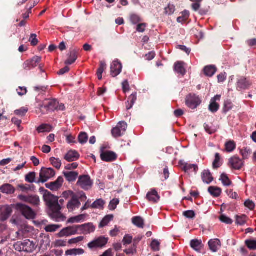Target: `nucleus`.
I'll return each mask as SVG.
<instances>
[{"mask_svg":"<svg viewBox=\"0 0 256 256\" xmlns=\"http://www.w3.org/2000/svg\"><path fill=\"white\" fill-rule=\"evenodd\" d=\"M78 142L80 144H84L87 142L88 140V136L86 132H82L78 136Z\"/></svg>","mask_w":256,"mask_h":256,"instance_id":"nucleus-49","label":"nucleus"},{"mask_svg":"<svg viewBox=\"0 0 256 256\" xmlns=\"http://www.w3.org/2000/svg\"><path fill=\"white\" fill-rule=\"evenodd\" d=\"M202 178L203 182L207 184H210L213 180V178L208 170H204L202 174Z\"/></svg>","mask_w":256,"mask_h":256,"instance_id":"nucleus-31","label":"nucleus"},{"mask_svg":"<svg viewBox=\"0 0 256 256\" xmlns=\"http://www.w3.org/2000/svg\"><path fill=\"white\" fill-rule=\"evenodd\" d=\"M60 228V225L58 224H49L48 225L45 227V230L46 232H56L58 229Z\"/></svg>","mask_w":256,"mask_h":256,"instance_id":"nucleus-53","label":"nucleus"},{"mask_svg":"<svg viewBox=\"0 0 256 256\" xmlns=\"http://www.w3.org/2000/svg\"><path fill=\"white\" fill-rule=\"evenodd\" d=\"M190 246L196 251L199 252L202 248V241L197 239L192 240L190 241Z\"/></svg>","mask_w":256,"mask_h":256,"instance_id":"nucleus-35","label":"nucleus"},{"mask_svg":"<svg viewBox=\"0 0 256 256\" xmlns=\"http://www.w3.org/2000/svg\"><path fill=\"white\" fill-rule=\"evenodd\" d=\"M114 218L113 214H108L104 217L102 222H100L99 227L103 228L107 226L110 222Z\"/></svg>","mask_w":256,"mask_h":256,"instance_id":"nucleus-40","label":"nucleus"},{"mask_svg":"<svg viewBox=\"0 0 256 256\" xmlns=\"http://www.w3.org/2000/svg\"><path fill=\"white\" fill-rule=\"evenodd\" d=\"M51 164L57 169H60L62 166V162L59 158L54 157L50 158V159Z\"/></svg>","mask_w":256,"mask_h":256,"instance_id":"nucleus-47","label":"nucleus"},{"mask_svg":"<svg viewBox=\"0 0 256 256\" xmlns=\"http://www.w3.org/2000/svg\"><path fill=\"white\" fill-rule=\"evenodd\" d=\"M220 156L218 153L215 154V158L212 163V167L214 168H218L221 166Z\"/></svg>","mask_w":256,"mask_h":256,"instance_id":"nucleus-48","label":"nucleus"},{"mask_svg":"<svg viewBox=\"0 0 256 256\" xmlns=\"http://www.w3.org/2000/svg\"><path fill=\"white\" fill-rule=\"evenodd\" d=\"M100 158L102 160L109 162L116 159L117 156L116 153L112 151H103L101 150Z\"/></svg>","mask_w":256,"mask_h":256,"instance_id":"nucleus-17","label":"nucleus"},{"mask_svg":"<svg viewBox=\"0 0 256 256\" xmlns=\"http://www.w3.org/2000/svg\"><path fill=\"white\" fill-rule=\"evenodd\" d=\"M122 68V64L118 60H114L110 66V74L113 77H116L119 75Z\"/></svg>","mask_w":256,"mask_h":256,"instance_id":"nucleus-15","label":"nucleus"},{"mask_svg":"<svg viewBox=\"0 0 256 256\" xmlns=\"http://www.w3.org/2000/svg\"><path fill=\"white\" fill-rule=\"evenodd\" d=\"M130 21L134 24H136L140 21V18L138 15L133 14L130 16Z\"/></svg>","mask_w":256,"mask_h":256,"instance_id":"nucleus-63","label":"nucleus"},{"mask_svg":"<svg viewBox=\"0 0 256 256\" xmlns=\"http://www.w3.org/2000/svg\"><path fill=\"white\" fill-rule=\"evenodd\" d=\"M29 42L32 46H36L38 42V40L36 38V34H31L29 39Z\"/></svg>","mask_w":256,"mask_h":256,"instance_id":"nucleus-60","label":"nucleus"},{"mask_svg":"<svg viewBox=\"0 0 256 256\" xmlns=\"http://www.w3.org/2000/svg\"><path fill=\"white\" fill-rule=\"evenodd\" d=\"M105 203V201L102 199H98L90 205V208L102 210L104 208Z\"/></svg>","mask_w":256,"mask_h":256,"instance_id":"nucleus-37","label":"nucleus"},{"mask_svg":"<svg viewBox=\"0 0 256 256\" xmlns=\"http://www.w3.org/2000/svg\"><path fill=\"white\" fill-rule=\"evenodd\" d=\"M136 248H137V244L135 242H134L132 246L130 248H128V249H126L124 250V252L126 254L133 255L136 252Z\"/></svg>","mask_w":256,"mask_h":256,"instance_id":"nucleus-51","label":"nucleus"},{"mask_svg":"<svg viewBox=\"0 0 256 256\" xmlns=\"http://www.w3.org/2000/svg\"><path fill=\"white\" fill-rule=\"evenodd\" d=\"M147 200L151 202L156 203L160 199V196L155 189H152L146 194Z\"/></svg>","mask_w":256,"mask_h":256,"instance_id":"nucleus-22","label":"nucleus"},{"mask_svg":"<svg viewBox=\"0 0 256 256\" xmlns=\"http://www.w3.org/2000/svg\"><path fill=\"white\" fill-rule=\"evenodd\" d=\"M132 237L131 236H130V234H126L124 236V238L122 240V242L124 243V245L130 244L132 243Z\"/></svg>","mask_w":256,"mask_h":256,"instance_id":"nucleus-64","label":"nucleus"},{"mask_svg":"<svg viewBox=\"0 0 256 256\" xmlns=\"http://www.w3.org/2000/svg\"><path fill=\"white\" fill-rule=\"evenodd\" d=\"M106 68V64L104 62L101 61L100 62V67L97 70V76L99 80L102 79V74L104 70Z\"/></svg>","mask_w":256,"mask_h":256,"instance_id":"nucleus-43","label":"nucleus"},{"mask_svg":"<svg viewBox=\"0 0 256 256\" xmlns=\"http://www.w3.org/2000/svg\"><path fill=\"white\" fill-rule=\"evenodd\" d=\"M84 250L82 248H73L66 251V254L67 256L82 255L84 254Z\"/></svg>","mask_w":256,"mask_h":256,"instance_id":"nucleus-38","label":"nucleus"},{"mask_svg":"<svg viewBox=\"0 0 256 256\" xmlns=\"http://www.w3.org/2000/svg\"><path fill=\"white\" fill-rule=\"evenodd\" d=\"M18 198L22 201L30 203L34 206H38L40 203L39 197L36 195H19Z\"/></svg>","mask_w":256,"mask_h":256,"instance_id":"nucleus-10","label":"nucleus"},{"mask_svg":"<svg viewBox=\"0 0 256 256\" xmlns=\"http://www.w3.org/2000/svg\"><path fill=\"white\" fill-rule=\"evenodd\" d=\"M228 164L232 168L239 170L244 166V163L242 159L238 156H234L229 159Z\"/></svg>","mask_w":256,"mask_h":256,"instance_id":"nucleus-12","label":"nucleus"},{"mask_svg":"<svg viewBox=\"0 0 256 256\" xmlns=\"http://www.w3.org/2000/svg\"><path fill=\"white\" fill-rule=\"evenodd\" d=\"M120 200L118 198H114L110 202L108 205V208L111 210H114L116 208Z\"/></svg>","mask_w":256,"mask_h":256,"instance_id":"nucleus-54","label":"nucleus"},{"mask_svg":"<svg viewBox=\"0 0 256 256\" xmlns=\"http://www.w3.org/2000/svg\"><path fill=\"white\" fill-rule=\"evenodd\" d=\"M132 224L136 226L138 228H143L144 226V219L140 216H134L132 218Z\"/></svg>","mask_w":256,"mask_h":256,"instance_id":"nucleus-36","label":"nucleus"},{"mask_svg":"<svg viewBox=\"0 0 256 256\" xmlns=\"http://www.w3.org/2000/svg\"><path fill=\"white\" fill-rule=\"evenodd\" d=\"M252 153V150L250 148H245L240 150V154L243 160L248 159Z\"/></svg>","mask_w":256,"mask_h":256,"instance_id":"nucleus-39","label":"nucleus"},{"mask_svg":"<svg viewBox=\"0 0 256 256\" xmlns=\"http://www.w3.org/2000/svg\"><path fill=\"white\" fill-rule=\"evenodd\" d=\"M76 185L85 190H88L92 188L93 181L88 175H82L78 177Z\"/></svg>","mask_w":256,"mask_h":256,"instance_id":"nucleus-5","label":"nucleus"},{"mask_svg":"<svg viewBox=\"0 0 256 256\" xmlns=\"http://www.w3.org/2000/svg\"><path fill=\"white\" fill-rule=\"evenodd\" d=\"M80 202L78 200V197L76 194L73 196L67 204V208L70 212H72L76 208L80 207Z\"/></svg>","mask_w":256,"mask_h":256,"instance_id":"nucleus-16","label":"nucleus"},{"mask_svg":"<svg viewBox=\"0 0 256 256\" xmlns=\"http://www.w3.org/2000/svg\"><path fill=\"white\" fill-rule=\"evenodd\" d=\"M204 128L208 134H212L216 132V129L212 126H210L206 124H204Z\"/></svg>","mask_w":256,"mask_h":256,"instance_id":"nucleus-59","label":"nucleus"},{"mask_svg":"<svg viewBox=\"0 0 256 256\" xmlns=\"http://www.w3.org/2000/svg\"><path fill=\"white\" fill-rule=\"evenodd\" d=\"M43 197L50 208L48 214L51 218L56 222L64 221L66 217L60 212L62 207L58 202V198L47 190H46Z\"/></svg>","mask_w":256,"mask_h":256,"instance_id":"nucleus-1","label":"nucleus"},{"mask_svg":"<svg viewBox=\"0 0 256 256\" xmlns=\"http://www.w3.org/2000/svg\"><path fill=\"white\" fill-rule=\"evenodd\" d=\"M208 244L210 250L214 252H216L221 247V242L218 238L210 240Z\"/></svg>","mask_w":256,"mask_h":256,"instance_id":"nucleus-25","label":"nucleus"},{"mask_svg":"<svg viewBox=\"0 0 256 256\" xmlns=\"http://www.w3.org/2000/svg\"><path fill=\"white\" fill-rule=\"evenodd\" d=\"M245 244L247 247L250 250H256V240H246L245 241Z\"/></svg>","mask_w":256,"mask_h":256,"instance_id":"nucleus-50","label":"nucleus"},{"mask_svg":"<svg viewBox=\"0 0 256 256\" xmlns=\"http://www.w3.org/2000/svg\"><path fill=\"white\" fill-rule=\"evenodd\" d=\"M204 72L206 76L212 77L216 72V68L214 66H208L204 67Z\"/></svg>","mask_w":256,"mask_h":256,"instance_id":"nucleus-33","label":"nucleus"},{"mask_svg":"<svg viewBox=\"0 0 256 256\" xmlns=\"http://www.w3.org/2000/svg\"><path fill=\"white\" fill-rule=\"evenodd\" d=\"M36 130L39 133L50 132L51 130V126L48 124H42Z\"/></svg>","mask_w":256,"mask_h":256,"instance_id":"nucleus-46","label":"nucleus"},{"mask_svg":"<svg viewBox=\"0 0 256 256\" xmlns=\"http://www.w3.org/2000/svg\"><path fill=\"white\" fill-rule=\"evenodd\" d=\"M78 229L84 234H89L95 230V227L92 223H88L78 226Z\"/></svg>","mask_w":256,"mask_h":256,"instance_id":"nucleus-21","label":"nucleus"},{"mask_svg":"<svg viewBox=\"0 0 256 256\" xmlns=\"http://www.w3.org/2000/svg\"><path fill=\"white\" fill-rule=\"evenodd\" d=\"M86 214H82L77 216L72 217L68 220L67 222L74 224L84 222L86 218Z\"/></svg>","mask_w":256,"mask_h":256,"instance_id":"nucleus-32","label":"nucleus"},{"mask_svg":"<svg viewBox=\"0 0 256 256\" xmlns=\"http://www.w3.org/2000/svg\"><path fill=\"white\" fill-rule=\"evenodd\" d=\"M224 186H228L231 185L232 182L228 178V176L225 174H222L220 178Z\"/></svg>","mask_w":256,"mask_h":256,"instance_id":"nucleus-45","label":"nucleus"},{"mask_svg":"<svg viewBox=\"0 0 256 256\" xmlns=\"http://www.w3.org/2000/svg\"><path fill=\"white\" fill-rule=\"evenodd\" d=\"M0 190L6 194H12L15 192L14 188L10 184H5L0 186Z\"/></svg>","mask_w":256,"mask_h":256,"instance_id":"nucleus-34","label":"nucleus"},{"mask_svg":"<svg viewBox=\"0 0 256 256\" xmlns=\"http://www.w3.org/2000/svg\"><path fill=\"white\" fill-rule=\"evenodd\" d=\"M250 85L249 82L244 77H240L237 79L236 87V90L238 91L248 89Z\"/></svg>","mask_w":256,"mask_h":256,"instance_id":"nucleus-19","label":"nucleus"},{"mask_svg":"<svg viewBox=\"0 0 256 256\" xmlns=\"http://www.w3.org/2000/svg\"><path fill=\"white\" fill-rule=\"evenodd\" d=\"M128 125L124 121L120 122L116 127L112 130V134L114 138H118L122 136L125 133L127 129Z\"/></svg>","mask_w":256,"mask_h":256,"instance_id":"nucleus-8","label":"nucleus"},{"mask_svg":"<svg viewBox=\"0 0 256 256\" xmlns=\"http://www.w3.org/2000/svg\"><path fill=\"white\" fill-rule=\"evenodd\" d=\"M42 58L35 56L30 60H26L23 64V68L26 70H30L37 66L41 60Z\"/></svg>","mask_w":256,"mask_h":256,"instance_id":"nucleus-14","label":"nucleus"},{"mask_svg":"<svg viewBox=\"0 0 256 256\" xmlns=\"http://www.w3.org/2000/svg\"><path fill=\"white\" fill-rule=\"evenodd\" d=\"M208 191L210 194L215 197H218L221 194V189L218 187L210 186L208 189Z\"/></svg>","mask_w":256,"mask_h":256,"instance_id":"nucleus-41","label":"nucleus"},{"mask_svg":"<svg viewBox=\"0 0 256 256\" xmlns=\"http://www.w3.org/2000/svg\"><path fill=\"white\" fill-rule=\"evenodd\" d=\"M166 14L168 15L172 14L175 11V6L172 4H169L164 9Z\"/></svg>","mask_w":256,"mask_h":256,"instance_id":"nucleus-55","label":"nucleus"},{"mask_svg":"<svg viewBox=\"0 0 256 256\" xmlns=\"http://www.w3.org/2000/svg\"><path fill=\"white\" fill-rule=\"evenodd\" d=\"M246 222V216L242 215L241 216H236V224H237L242 226Z\"/></svg>","mask_w":256,"mask_h":256,"instance_id":"nucleus-56","label":"nucleus"},{"mask_svg":"<svg viewBox=\"0 0 256 256\" xmlns=\"http://www.w3.org/2000/svg\"><path fill=\"white\" fill-rule=\"evenodd\" d=\"M78 226H72L63 228L58 233L59 237L68 236L77 234Z\"/></svg>","mask_w":256,"mask_h":256,"instance_id":"nucleus-11","label":"nucleus"},{"mask_svg":"<svg viewBox=\"0 0 256 256\" xmlns=\"http://www.w3.org/2000/svg\"><path fill=\"white\" fill-rule=\"evenodd\" d=\"M220 95H216L211 99L210 104L208 106V110L210 111L212 113H214L218 110L220 106L216 102L220 101Z\"/></svg>","mask_w":256,"mask_h":256,"instance_id":"nucleus-20","label":"nucleus"},{"mask_svg":"<svg viewBox=\"0 0 256 256\" xmlns=\"http://www.w3.org/2000/svg\"><path fill=\"white\" fill-rule=\"evenodd\" d=\"M236 148L235 142L232 140H230L225 144V148L227 152H233Z\"/></svg>","mask_w":256,"mask_h":256,"instance_id":"nucleus-44","label":"nucleus"},{"mask_svg":"<svg viewBox=\"0 0 256 256\" xmlns=\"http://www.w3.org/2000/svg\"><path fill=\"white\" fill-rule=\"evenodd\" d=\"M233 107L232 103L230 100H227L224 102V106L223 108V112L224 113H226L232 109Z\"/></svg>","mask_w":256,"mask_h":256,"instance_id":"nucleus-52","label":"nucleus"},{"mask_svg":"<svg viewBox=\"0 0 256 256\" xmlns=\"http://www.w3.org/2000/svg\"><path fill=\"white\" fill-rule=\"evenodd\" d=\"M184 216L186 218L192 219L196 216V214L194 211L192 210H188L184 212Z\"/></svg>","mask_w":256,"mask_h":256,"instance_id":"nucleus-61","label":"nucleus"},{"mask_svg":"<svg viewBox=\"0 0 256 256\" xmlns=\"http://www.w3.org/2000/svg\"><path fill=\"white\" fill-rule=\"evenodd\" d=\"M76 194L74 193L72 190H68L63 192L62 194V196L66 199H68L69 198H72L73 196H75Z\"/></svg>","mask_w":256,"mask_h":256,"instance_id":"nucleus-62","label":"nucleus"},{"mask_svg":"<svg viewBox=\"0 0 256 256\" xmlns=\"http://www.w3.org/2000/svg\"><path fill=\"white\" fill-rule=\"evenodd\" d=\"M16 206L26 219L32 220L35 218L36 214L30 206L20 203L17 204Z\"/></svg>","mask_w":256,"mask_h":256,"instance_id":"nucleus-6","label":"nucleus"},{"mask_svg":"<svg viewBox=\"0 0 256 256\" xmlns=\"http://www.w3.org/2000/svg\"><path fill=\"white\" fill-rule=\"evenodd\" d=\"M220 220L222 222L225 223L226 224H232L233 222L231 218H230L226 216H225L224 214H222L220 216Z\"/></svg>","mask_w":256,"mask_h":256,"instance_id":"nucleus-57","label":"nucleus"},{"mask_svg":"<svg viewBox=\"0 0 256 256\" xmlns=\"http://www.w3.org/2000/svg\"><path fill=\"white\" fill-rule=\"evenodd\" d=\"M184 62H178L174 65V71L182 76H184L186 74V70L184 68Z\"/></svg>","mask_w":256,"mask_h":256,"instance_id":"nucleus-28","label":"nucleus"},{"mask_svg":"<svg viewBox=\"0 0 256 256\" xmlns=\"http://www.w3.org/2000/svg\"><path fill=\"white\" fill-rule=\"evenodd\" d=\"M55 174L56 172L52 168H42L40 172V178L36 182V184L45 183Z\"/></svg>","mask_w":256,"mask_h":256,"instance_id":"nucleus-4","label":"nucleus"},{"mask_svg":"<svg viewBox=\"0 0 256 256\" xmlns=\"http://www.w3.org/2000/svg\"><path fill=\"white\" fill-rule=\"evenodd\" d=\"M14 249L20 252H32L36 249V245L33 242L26 240L24 242H18L14 245Z\"/></svg>","mask_w":256,"mask_h":256,"instance_id":"nucleus-3","label":"nucleus"},{"mask_svg":"<svg viewBox=\"0 0 256 256\" xmlns=\"http://www.w3.org/2000/svg\"><path fill=\"white\" fill-rule=\"evenodd\" d=\"M78 49L74 48L70 50L68 54V58L65 62L64 64L67 65H70L74 63L77 59V53Z\"/></svg>","mask_w":256,"mask_h":256,"instance_id":"nucleus-23","label":"nucleus"},{"mask_svg":"<svg viewBox=\"0 0 256 256\" xmlns=\"http://www.w3.org/2000/svg\"><path fill=\"white\" fill-rule=\"evenodd\" d=\"M80 157L78 152L76 150L69 151L64 156V159L68 162H73L77 160Z\"/></svg>","mask_w":256,"mask_h":256,"instance_id":"nucleus-27","label":"nucleus"},{"mask_svg":"<svg viewBox=\"0 0 256 256\" xmlns=\"http://www.w3.org/2000/svg\"><path fill=\"white\" fill-rule=\"evenodd\" d=\"M58 102L56 100H51L44 104L42 107L49 110L54 111L58 108Z\"/></svg>","mask_w":256,"mask_h":256,"instance_id":"nucleus-26","label":"nucleus"},{"mask_svg":"<svg viewBox=\"0 0 256 256\" xmlns=\"http://www.w3.org/2000/svg\"><path fill=\"white\" fill-rule=\"evenodd\" d=\"M160 243L156 240H154L150 244L152 249L154 251H158L160 250Z\"/></svg>","mask_w":256,"mask_h":256,"instance_id":"nucleus-58","label":"nucleus"},{"mask_svg":"<svg viewBox=\"0 0 256 256\" xmlns=\"http://www.w3.org/2000/svg\"><path fill=\"white\" fill-rule=\"evenodd\" d=\"M179 165L182 169L186 173H190L192 172L196 173L198 169V165L188 164L183 160H180Z\"/></svg>","mask_w":256,"mask_h":256,"instance_id":"nucleus-13","label":"nucleus"},{"mask_svg":"<svg viewBox=\"0 0 256 256\" xmlns=\"http://www.w3.org/2000/svg\"><path fill=\"white\" fill-rule=\"evenodd\" d=\"M63 174L66 180L70 182L75 181L78 175L76 172H66Z\"/></svg>","mask_w":256,"mask_h":256,"instance_id":"nucleus-30","label":"nucleus"},{"mask_svg":"<svg viewBox=\"0 0 256 256\" xmlns=\"http://www.w3.org/2000/svg\"><path fill=\"white\" fill-rule=\"evenodd\" d=\"M36 174L35 172H30L25 176V180L26 182L30 183H34L35 182L36 184V182L38 180H36Z\"/></svg>","mask_w":256,"mask_h":256,"instance_id":"nucleus-42","label":"nucleus"},{"mask_svg":"<svg viewBox=\"0 0 256 256\" xmlns=\"http://www.w3.org/2000/svg\"><path fill=\"white\" fill-rule=\"evenodd\" d=\"M12 208L9 206H4L0 209V219L2 221L6 220L10 216Z\"/></svg>","mask_w":256,"mask_h":256,"instance_id":"nucleus-24","label":"nucleus"},{"mask_svg":"<svg viewBox=\"0 0 256 256\" xmlns=\"http://www.w3.org/2000/svg\"><path fill=\"white\" fill-rule=\"evenodd\" d=\"M108 240V238L104 236H100L89 242L88 244V246L91 250L96 248H102L107 244Z\"/></svg>","mask_w":256,"mask_h":256,"instance_id":"nucleus-9","label":"nucleus"},{"mask_svg":"<svg viewBox=\"0 0 256 256\" xmlns=\"http://www.w3.org/2000/svg\"><path fill=\"white\" fill-rule=\"evenodd\" d=\"M63 182L64 178L60 176L56 181L46 184V186L51 190H56L61 188Z\"/></svg>","mask_w":256,"mask_h":256,"instance_id":"nucleus-18","label":"nucleus"},{"mask_svg":"<svg viewBox=\"0 0 256 256\" xmlns=\"http://www.w3.org/2000/svg\"><path fill=\"white\" fill-rule=\"evenodd\" d=\"M200 98L194 94H190L186 98V104L190 108L194 110L201 104Z\"/></svg>","mask_w":256,"mask_h":256,"instance_id":"nucleus-7","label":"nucleus"},{"mask_svg":"<svg viewBox=\"0 0 256 256\" xmlns=\"http://www.w3.org/2000/svg\"><path fill=\"white\" fill-rule=\"evenodd\" d=\"M12 224L18 226V230L16 232V237L21 240L28 236L29 232L32 230V228L25 224H20V222L19 218H12L11 220Z\"/></svg>","mask_w":256,"mask_h":256,"instance_id":"nucleus-2","label":"nucleus"},{"mask_svg":"<svg viewBox=\"0 0 256 256\" xmlns=\"http://www.w3.org/2000/svg\"><path fill=\"white\" fill-rule=\"evenodd\" d=\"M136 92H133L128 98L127 102H126V109L128 110H129L131 109L134 104H135L136 99H137V96H136Z\"/></svg>","mask_w":256,"mask_h":256,"instance_id":"nucleus-29","label":"nucleus"}]
</instances>
